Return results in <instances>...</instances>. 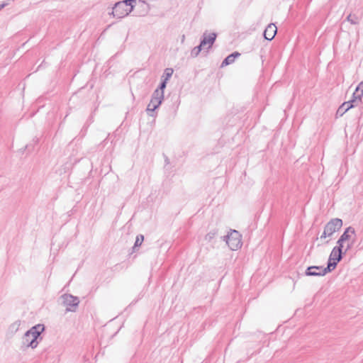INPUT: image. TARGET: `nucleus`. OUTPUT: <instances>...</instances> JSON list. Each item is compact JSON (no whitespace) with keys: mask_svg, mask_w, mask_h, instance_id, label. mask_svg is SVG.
Returning a JSON list of instances; mask_svg holds the SVG:
<instances>
[{"mask_svg":"<svg viewBox=\"0 0 363 363\" xmlns=\"http://www.w3.org/2000/svg\"><path fill=\"white\" fill-rule=\"evenodd\" d=\"M342 255L343 252H335V254L333 255V250H332L328 259L327 267L324 268L322 266H311L307 267L305 274L308 277L325 275L336 267L337 263L342 259Z\"/></svg>","mask_w":363,"mask_h":363,"instance_id":"obj_1","label":"nucleus"},{"mask_svg":"<svg viewBox=\"0 0 363 363\" xmlns=\"http://www.w3.org/2000/svg\"><path fill=\"white\" fill-rule=\"evenodd\" d=\"M44 330L45 326L43 324H38L28 330L23 337L21 349L25 350L28 347L32 349L37 347L38 345V339Z\"/></svg>","mask_w":363,"mask_h":363,"instance_id":"obj_2","label":"nucleus"},{"mask_svg":"<svg viewBox=\"0 0 363 363\" xmlns=\"http://www.w3.org/2000/svg\"><path fill=\"white\" fill-rule=\"evenodd\" d=\"M136 0H124L116 3L113 7L112 14L117 18H122L128 16L133 9Z\"/></svg>","mask_w":363,"mask_h":363,"instance_id":"obj_3","label":"nucleus"},{"mask_svg":"<svg viewBox=\"0 0 363 363\" xmlns=\"http://www.w3.org/2000/svg\"><path fill=\"white\" fill-rule=\"evenodd\" d=\"M223 238L231 250H237L242 247V236L235 230H231L227 235Z\"/></svg>","mask_w":363,"mask_h":363,"instance_id":"obj_4","label":"nucleus"},{"mask_svg":"<svg viewBox=\"0 0 363 363\" xmlns=\"http://www.w3.org/2000/svg\"><path fill=\"white\" fill-rule=\"evenodd\" d=\"M164 100V95L161 91H154L152 94L150 101L147 107V112L149 116L154 117L156 116L155 110L161 105Z\"/></svg>","mask_w":363,"mask_h":363,"instance_id":"obj_5","label":"nucleus"},{"mask_svg":"<svg viewBox=\"0 0 363 363\" xmlns=\"http://www.w3.org/2000/svg\"><path fill=\"white\" fill-rule=\"evenodd\" d=\"M342 226V220L340 218L331 219L325 226L320 238H325L331 236L334 233L338 231Z\"/></svg>","mask_w":363,"mask_h":363,"instance_id":"obj_6","label":"nucleus"},{"mask_svg":"<svg viewBox=\"0 0 363 363\" xmlns=\"http://www.w3.org/2000/svg\"><path fill=\"white\" fill-rule=\"evenodd\" d=\"M63 306H66V311L75 312L79 304V299L77 296L72 294H65L61 296Z\"/></svg>","mask_w":363,"mask_h":363,"instance_id":"obj_7","label":"nucleus"},{"mask_svg":"<svg viewBox=\"0 0 363 363\" xmlns=\"http://www.w3.org/2000/svg\"><path fill=\"white\" fill-rule=\"evenodd\" d=\"M216 33H211L207 35L206 32H205L202 36V38L200 42V45L204 48L206 45H208V49L211 48L216 39Z\"/></svg>","mask_w":363,"mask_h":363,"instance_id":"obj_8","label":"nucleus"},{"mask_svg":"<svg viewBox=\"0 0 363 363\" xmlns=\"http://www.w3.org/2000/svg\"><path fill=\"white\" fill-rule=\"evenodd\" d=\"M277 32V28L274 23H269L264 31V38L267 40H272Z\"/></svg>","mask_w":363,"mask_h":363,"instance_id":"obj_9","label":"nucleus"},{"mask_svg":"<svg viewBox=\"0 0 363 363\" xmlns=\"http://www.w3.org/2000/svg\"><path fill=\"white\" fill-rule=\"evenodd\" d=\"M240 56V53L238 52H234L232 54L229 55L226 57L224 60L221 63V67H223L225 66L229 65L233 63L237 57Z\"/></svg>","mask_w":363,"mask_h":363,"instance_id":"obj_10","label":"nucleus"},{"mask_svg":"<svg viewBox=\"0 0 363 363\" xmlns=\"http://www.w3.org/2000/svg\"><path fill=\"white\" fill-rule=\"evenodd\" d=\"M352 235H355V230L353 227L349 226L345 230L344 233L340 238H341V240L345 242L346 240H349Z\"/></svg>","mask_w":363,"mask_h":363,"instance_id":"obj_11","label":"nucleus"},{"mask_svg":"<svg viewBox=\"0 0 363 363\" xmlns=\"http://www.w3.org/2000/svg\"><path fill=\"white\" fill-rule=\"evenodd\" d=\"M347 21L352 25H357L359 23L360 17L356 14H352L347 16Z\"/></svg>","mask_w":363,"mask_h":363,"instance_id":"obj_12","label":"nucleus"},{"mask_svg":"<svg viewBox=\"0 0 363 363\" xmlns=\"http://www.w3.org/2000/svg\"><path fill=\"white\" fill-rule=\"evenodd\" d=\"M21 322V320H18L13 322L9 328V331L11 333H16L20 328Z\"/></svg>","mask_w":363,"mask_h":363,"instance_id":"obj_13","label":"nucleus"},{"mask_svg":"<svg viewBox=\"0 0 363 363\" xmlns=\"http://www.w3.org/2000/svg\"><path fill=\"white\" fill-rule=\"evenodd\" d=\"M347 111V108L345 106V105L342 103L339 108H337L336 111L335 116L336 118L342 117Z\"/></svg>","mask_w":363,"mask_h":363,"instance_id":"obj_14","label":"nucleus"},{"mask_svg":"<svg viewBox=\"0 0 363 363\" xmlns=\"http://www.w3.org/2000/svg\"><path fill=\"white\" fill-rule=\"evenodd\" d=\"M173 72H174L173 69H172V68H166L164 70V73H163V74L162 76V79L168 81L169 79L172 76Z\"/></svg>","mask_w":363,"mask_h":363,"instance_id":"obj_15","label":"nucleus"},{"mask_svg":"<svg viewBox=\"0 0 363 363\" xmlns=\"http://www.w3.org/2000/svg\"><path fill=\"white\" fill-rule=\"evenodd\" d=\"M218 234L217 229H213L210 232H208L205 236V240L210 242Z\"/></svg>","mask_w":363,"mask_h":363,"instance_id":"obj_16","label":"nucleus"},{"mask_svg":"<svg viewBox=\"0 0 363 363\" xmlns=\"http://www.w3.org/2000/svg\"><path fill=\"white\" fill-rule=\"evenodd\" d=\"M144 240V236L143 235H138L135 239V244L133 247V251L135 252L136 248L140 247Z\"/></svg>","mask_w":363,"mask_h":363,"instance_id":"obj_17","label":"nucleus"},{"mask_svg":"<svg viewBox=\"0 0 363 363\" xmlns=\"http://www.w3.org/2000/svg\"><path fill=\"white\" fill-rule=\"evenodd\" d=\"M343 242L344 241L343 240H341V238H340L338 239V240L337 241V246H335L333 250V255L335 254V252H342V248H343Z\"/></svg>","mask_w":363,"mask_h":363,"instance_id":"obj_18","label":"nucleus"},{"mask_svg":"<svg viewBox=\"0 0 363 363\" xmlns=\"http://www.w3.org/2000/svg\"><path fill=\"white\" fill-rule=\"evenodd\" d=\"M343 104L345 105L348 110L359 106V104H357V103L355 101V99H354L352 97L350 100L345 101Z\"/></svg>","mask_w":363,"mask_h":363,"instance_id":"obj_19","label":"nucleus"},{"mask_svg":"<svg viewBox=\"0 0 363 363\" xmlns=\"http://www.w3.org/2000/svg\"><path fill=\"white\" fill-rule=\"evenodd\" d=\"M363 94H361V91L356 92L354 90V92L352 94V98L355 99V101L359 104V106L362 104V99Z\"/></svg>","mask_w":363,"mask_h":363,"instance_id":"obj_20","label":"nucleus"},{"mask_svg":"<svg viewBox=\"0 0 363 363\" xmlns=\"http://www.w3.org/2000/svg\"><path fill=\"white\" fill-rule=\"evenodd\" d=\"M202 46L201 45L194 48L191 51V56L192 57H196L199 55V54L200 53V52L201 51V49H202Z\"/></svg>","mask_w":363,"mask_h":363,"instance_id":"obj_21","label":"nucleus"},{"mask_svg":"<svg viewBox=\"0 0 363 363\" xmlns=\"http://www.w3.org/2000/svg\"><path fill=\"white\" fill-rule=\"evenodd\" d=\"M167 81L162 79V82H160L159 86L157 89H156L155 91H161L162 93V95H164V90L166 88Z\"/></svg>","mask_w":363,"mask_h":363,"instance_id":"obj_22","label":"nucleus"},{"mask_svg":"<svg viewBox=\"0 0 363 363\" xmlns=\"http://www.w3.org/2000/svg\"><path fill=\"white\" fill-rule=\"evenodd\" d=\"M356 92L361 91V94H363V81L361 82L355 89Z\"/></svg>","mask_w":363,"mask_h":363,"instance_id":"obj_23","label":"nucleus"},{"mask_svg":"<svg viewBox=\"0 0 363 363\" xmlns=\"http://www.w3.org/2000/svg\"><path fill=\"white\" fill-rule=\"evenodd\" d=\"M353 243H354V242H352L351 243L347 244V247H346L345 252H343V254H345L349 250H350L352 248Z\"/></svg>","mask_w":363,"mask_h":363,"instance_id":"obj_24","label":"nucleus"},{"mask_svg":"<svg viewBox=\"0 0 363 363\" xmlns=\"http://www.w3.org/2000/svg\"><path fill=\"white\" fill-rule=\"evenodd\" d=\"M8 4H9V3H7V2H4L3 4H1L0 5V10L2 9L3 8H4L5 6H6Z\"/></svg>","mask_w":363,"mask_h":363,"instance_id":"obj_25","label":"nucleus"},{"mask_svg":"<svg viewBox=\"0 0 363 363\" xmlns=\"http://www.w3.org/2000/svg\"><path fill=\"white\" fill-rule=\"evenodd\" d=\"M311 272H321V270H320V269H312Z\"/></svg>","mask_w":363,"mask_h":363,"instance_id":"obj_26","label":"nucleus"}]
</instances>
